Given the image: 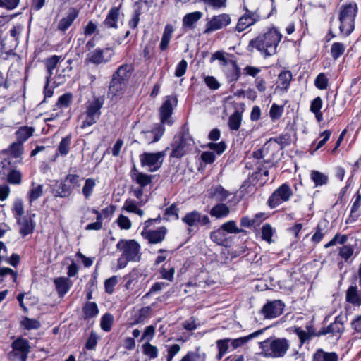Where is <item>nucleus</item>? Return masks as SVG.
Masks as SVG:
<instances>
[{
    "label": "nucleus",
    "mask_w": 361,
    "mask_h": 361,
    "mask_svg": "<svg viewBox=\"0 0 361 361\" xmlns=\"http://www.w3.org/2000/svg\"><path fill=\"white\" fill-rule=\"evenodd\" d=\"M310 176L316 186L326 185L329 180L327 175L317 171H312Z\"/></svg>",
    "instance_id": "nucleus-43"
},
{
    "label": "nucleus",
    "mask_w": 361,
    "mask_h": 361,
    "mask_svg": "<svg viewBox=\"0 0 361 361\" xmlns=\"http://www.w3.org/2000/svg\"><path fill=\"white\" fill-rule=\"evenodd\" d=\"M78 16V11L74 8H71L68 10L67 16L59 21L58 24V29L61 31L66 30Z\"/></svg>",
    "instance_id": "nucleus-24"
},
{
    "label": "nucleus",
    "mask_w": 361,
    "mask_h": 361,
    "mask_svg": "<svg viewBox=\"0 0 361 361\" xmlns=\"http://www.w3.org/2000/svg\"><path fill=\"white\" fill-rule=\"evenodd\" d=\"M347 322L346 314L341 313L338 315L333 323L330 324L326 328H322L317 334V336L326 335L331 334L333 336L338 338L344 331V324Z\"/></svg>",
    "instance_id": "nucleus-10"
},
{
    "label": "nucleus",
    "mask_w": 361,
    "mask_h": 361,
    "mask_svg": "<svg viewBox=\"0 0 361 361\" xmlns=\"http://www.w3.org/2000/svg\"><path fill=\"white\" fill-rule=\"evenodd\" d=\"M284 304L281 300L267 302L262 308V314L266 318H276L283 312Z\"/></svg>",
    "instance_id": "nucleus-12"
},
{
    "label": "nucleus",
    "mask_w": 361,
    "mask_h": 361,
    "mask_svg": "<svg viewBox=\"0 0 361 361\" xmlns=\"http://www.w3.org/2000/svg\"><path fill=\"white\" fill-rule=\"evenodd\" d=\"M202 17V13L200 11H195L186 14L183 19V24L185 27H192L193 24L197 23Z\"/></svg>",
    "instance_id": "nucleus-40"
},
{
    "label": "nucleus",
    "mask_w": 361,
    "mask_h": 361,
    "mask_svg": "<svg viewBox=\"0 0 361 361\" xmlns=\"http://www.w3.org/2000/svg\"><path fill=\"white\" fill-rule=\"evenodd\" d=\"M133 70V68L131 64H123L118 68L116 71L113 74L112 78L127 84Z\"/></svg>",
    "instance_id": "nucleus-20"
},
{
    "label": "nucleus",
    "mask_w": 361,
    "mask_h": 361,
    "mask_svg": "<svg viewBox=\"0 0 361 361\" xmlns=\"http://www.w3.org/2000/svg\"><path fill=\"white\" fill-rule=\"evenodd\" d=\"M116 248L123 256L132 262H139L141 259L140 245L135 240H120Z\"/></svg>",
    "instance_id": "nucleus-5"
},
{
    "label": "nucleus",
    "mask_w": 361,
    "mask_h": 361,
    "mask_svg": "<svg viewBox=\"0 0 361 361\" xmlns=\"http://www.w3.org/2000/svg\"><path fill=\"white\" fill-rule=\"evenodd\" d=\"M282 138H271L264 146L262 149L256 151L253 153V156L256 159H261L263 157V152L265 149H268L271 147L273 143L281 144Z\"/></svg>",
    "instance_id": "nucleus-59"
},
{
    "label": "nucleus",
    "mask_w": 361,
    "mask_h": 361,
    "mask_svg": "<svg viewBox=\"0 0 361 361\" xmlns=\"http://www.w3.org/2000/svg\"><path fill=\"white\" fill-rule=\"evenodd\" d=\"M114 322L113 316L109 313L104 314L101 318L100 326L102 330L108 332L111 330Z\"/></svg>",
    "instance_id": "nucleus-52"
},
{
    "label": "nucleus",
    "mask_w": 361,
    "mask_h": 361,
    "mask_svg": "<svg viewBox=\"0 0 361 361\" xmlns=\"http://www.w3.org/2000/svg\"><path fill=\"white\" fill-rule=\"evenodd\" d=\"M293 195V191L287 183L282 184L274 191L268 200L271 208H275L282 202H287Z\"/></svg>",
    "instance_id": "nucleus-9"
},
{
    "label": "nucleus",
    "mask_w": 361,
    "mask_h": 361,
    "mask_svg": "<svg viewBox=\"0 0 361 361\" xmlns=\"http://www.w3.org/2000/svg\"><path fill=\"white\" fill-rule=\"evenodd\" d=\"M214 60H219V65L221 66L222 70L224 67L227 66L229 63H232L234 61L231 59H228L224 52L221 51H216L212 54L211 57V61Z\"/></svg>",
    "instance_id": "nucleus-50"
},
{
    "label": "nucleus",
    "mask_w": 361,
    "mask_h": 361,
    "mask_svg": "<svg viewBox=\"0 0 361 361\" xmlns=\"http://www.w3.org/2000/svg\"><path fill=\"white\" fill-rule=\"evenodd\" d=\"M81 178L78 174H68L65 178V182H68L73 190L80 186Z\"/></svg>",
    "instance_id": "nucleus-62"
},
{
    "label": "nucleus",
    "mask_w": 361,
    "mask_h": 361,
    "mask_svg": "<svg viewBox=\"0 0 361 361\" xmlns=\"http://www.w3.org/2000/svg\"><path fill=\"white\" fill-rule=\"evenodd\" d=\"M345 299L349 303L360 307L361 305V290L358 291L357 286H350L346 291Z\"/></svg>",
    "instance_id": "nucleus-25"
},
{
    "label": "nucleus",
    "mask_w": 361,
    "mask_h": 361,
    "mask_svg": "<svg viewBox=\"0 0 361 361\" xmlns=\"http://www.w3.org/2000/svg\"><path fill=\"white\" fill-rule=\"evenodd\" d=\"M222 71L229 83L236 82L240 76V69L235 61L229 63Z\"/></svg>",
    "instance_id": "nucleus-18"
},
{
    "label": "nucleus",
    "mask_w": 361,
    "mask_h": 361,
    "mask_svg": "<svg viewBox=\"0 0 361 361\" xmlns=\"http://www.w3.org/2000/svg\"><path fill=\"white\" fill-rule=\"evenodd\" d=\"M231 193L225 190L221 185H213L208 190V195L210 198H214L219 202L225 201Z\"/></svg>",
    "instance_id": "nucleus-21"
},
{
    "label": "nucleus",
    "mask_w": 361,
    "mask_h": 361,
    "mask_svg": "<svg viewBox=\"0 0 361 361\" xmlns=\"http://www.w3.org/2000/svg\"><path fill=\"white\" fill-rule=\"evenodd\" d=\"M35 131L34 127L21 126L16 131L17 141L24 143L27 140L32 137Z\"/></svg>",
    "instance_id": "nucleus-29"
},
{
    "label": "nucleus",
    "mask_w": 361,
    "mask_h": 361,
    "mask_svg": "<svg viewBox=\"0 0 361 361\" xmlns=\"http://www.w3.org/2000/svg\"><path fill=\"white\" fill-rule=\"evenodd\" d=\"M315 86L319 90H325L328 87V79L325 74L319 73L314 81Z\"/></svg>",
    "instance_id": "nucleus-63"
},
{
    "label": "nucleus",
    "mask_w": 361,
    "mask_h": 361,
    "mask_svg": "<svg viewBox=\"0 0 361 361\" xmlns=\"http://www.w3.org/2000/svg\"><path fill=\"white\" fill-rule=\"evenodd\" d=\"M21 325L27 330L37 329L41 326L40 322L38 320L35 319H30L28 317H25L24 319L21 321Z\"/></svg>",
    "instance_id": "nucleus-57"
},
{
    "label": "nucleus",
    "mask_w": 361,
    "mask_h": 361,
    "mask_svg": "<svg viewBox=\"0 0 361 361\" xmlns=\"http://www.w3.org/2000/svg\"><path fill=\"white\" fill-rule=\"evenodd\" d=\"M54 284L60 296H63L71 287L68 279L63 277L56 278Z\"/></svg>",
    "instance_id": "nucleus-35"
},
{
    "label": "nucleus",
    "mask_w": 361,
    "mask_h": 361,
    "mask_svg": "<svg viewBox=\"0 0 361 361\" xmlns=\"http://www.w3.org/2000/svg\"><path fill=\"white\" fill-rule=\"evenodd\" d=\"M7 180L12 185H20L22 183V173L19 170L11 169L7 174Z\"/></svg>",
    "instance_id": "nucleus-47"
},
{
    "label": "nucleus",
    "mask_w": 361,
    "mask_h": 361,
    "mask_svg": "<svg viewBox=\"0 0 361 361\" xmlns=\"http://www.w3.org/2000/svg\"><path fill=\"white\" fill-rule=\"evenodd\" d=\"M292 73L290 71L284 70L279 75V85L277 87L287 91L292 80Z\"/></svg>",
    "instance_id": "nucleus-33"
},
{
    "label": "nucleus",
    "mask_w": 361,
    "mask_h": 361,
    "mask_svg": "<svg viewBox=\"0 0 361 361\" xmlns=\"http://www.w3.org/2000/svg\"><path fill=\"white\" fill-rule=\"evenodd\" d=\"M178 212V209L176 204H173L169 207L166 208L164 214V216H167L166 220H170L171 219L175 220L178 219L179 216Z\"/></svg>",
    "instance_id": "nucleus-64"
},
{
    "label": "nucleus",
    "mask_w": 361,
    "mask_h": 361,
    "mask_svg": "<svg viewBox=\"0 0 361 361\" xmlns=\"http://www.w3.org/2000/svg\"><path fill=\"white\" fill-rule=\"evenodd\" d=\"M294 332L298 336L302 343H304L305 342L310 340L311 338L313 336H314V334L311 333L310 331H305L301 328H296ZM315 336H317V334H315Z\"/></svg>",
    "instance_id": "nucleus-58"
},
{
    "label": "nucleus",
    "mask_w": 361,
    "mask_h": 361,
    "mask_svg": "<svg viewBox=\"0 0 361 361\" xmlns=\"http://www.w3.org/2000/svg\"><path fill=\"white\" fill-rule=\"evenodd\" d=\"M221 228L224 230L225 233H240L243 231V230L239 228L237 226V224L235 221L231 220L224 224H223Z\"/></svg>",
    "instance_id": "nucleus-49"
},
{
    "label": "nucleus",
    "mask_w": 361,
    "mask_h": 361,
    "mask_svg": "<svg viewBox=\"0 0 361 361\" xmlns=\"http://www.w3.org/2000/svg\"><path fill=\"white\" fill-rule=\"evenodd\" d=\"M206 354L200 347L196 348L193 351H189L180 361H205Z\"/></svg>",
    "instance_id": "nucleus-32"
},
{
    "label": "nucleus",
    "mask_w": 361,
    "mask_h": 361,
    "mask_svg": "<svg viewBox=\"0 0 361 361\" xmlns=\"http://www.w3.org/2000/svg\"><path fill=\"white\" fill-rule=\"evenodd\" d=\"M214 60H219V65L221 66L222 70L224 67L227 66L229 63H232L234 61L231 59H228L224 52L221 51H216L212 54L211 57V61Z\"/></svg>",
    "instance_id": "nucleus-51"
},
{
    "label": "nucleus",
    "mask_w": 361,
    "mask_h": 361,
    "mask_svg": "<svg viewBox=\"0 0 361 361\" xmlns=\"http://www.w3.org/2000/svg\"><path fill=\"white\" fill-rule=\"evenodd\" d=\"M43 195V185H35L34 183H32V187L30 188L29 192H27V198L30 204H32L33 202L38 200Z\"/></svg>",
    "instance_id": "nucleus-36"
},
{
    "label": "nucleus",
    "mask_w": 361,
    "mask_h": 361,
    "mask_svg": "<svg viewBox=\"0 0 361 361\" xmlns=\"http://www.w3.org/2000/svg\"><path fill=\"white\" fill-rule=\"evenodd\" d=\"M12 350L8 353V357L13 361H27L31 346L29 341L22 337L14 340L11 343Z\"/></svg>",
    "instance_id": "nucleus-6"
},
{
    "label": "nucleus",
    "mask_w": 361,
    "mask_h": 361,
    "mask_svg": "<svg viewBox=\"0 0 361 361\" xmlns=\"http://www.w3.org/2000/svg\"><path fill=\"white\" fill-rule=\"evenodd\" d=\"M132 178L140 187H145L152 181V176L147 174L140 173L135 170L132 174Z\"/></svg>",
    "instance_id": "nucleus-42"
},
{
    "label": "nucleus",
    "mask_w": 361,
    "mask_h": 361,
    "mask_svg": "<svg viewBox=\"0 0 361 361\" xmlns=\"http://www.w3.org/2000/svg\"><path fill=\"white\" fill-rule=\"evenodd\" d=\"M193 145V140L187 135H179L175 136L171 144L172 152L170 157L173 158L182 157Z\"/></svg>",
    "instance_id": "nucleus-7"
},
{
    "label": "nucleus",
    "mask_w": 361,
    "mask_h": 361,
    "mask_svg": "<svg viewBox=\"0 0 361 361\" xmlns=\"http://www.w3.org/2000/svg\"><path fill=\"white\" fill-rule=\"evenodd\" d=\"M283 112V106L273 104L269 110L270 117L273 121L279 119Z\"/></svg>",
    "instance_id": "nucleus-60"
},
{
    "label": "nucleus",
    "mask_w": 361,
    "mask_h": 361,
    "mask_svg": "<svg viewBox=\"0 0 361 361\" xmlns=\"http://www.w3.org/2000/svg\"><path fill=\"white\" fill-rule=\"evenodd\" d=\"M242 121L241 114L235 111L228 119V126L232 130H238L240 126Z\"/></svg>",
    "instance_id": "nucleus-46"
},
{
    "label": "nucleus",
    "mask_w": 361,
    "mask_h": 361,
    "mask_svg": "<svg viewBox=\"0 0 361 361\" xmlns=\"http://www.w3.org/2000/svg\"><path fill=\"white\" fill-rule=\"evenodd\" d=\"M85 319H90L96 317L99 314L97 305L93 302H87L82 309Z\"/></svg>",
    "instance_id": "nucleus-38"
},
{
    "label": "nucleus",
    "mask_w": 361,
    "mask_h": 361,
    "mask_svg": "<svg viewBox=\"0 0 361 361\" xmlns=\"http://www.w3.org/2000/svg\"><path fill=\"white\" fill-rule=\"evenodd\" d=\"M143 353L151 359L156 358L158 355V349L149 342H146L142 345Z\"/></svg>",
    "instance_id": "nucleus-55"
},
{
    "label": "nucleus",
    "mask_w": 361,
    "mask_h": 361,
    "mask_svg": "<svg viewBox=\"0 0 361 361\" xmlns=\"http://www.w3.org/2000/svg\"><path fill=\"white\" fill-rule=\"evenodd\" d=\"M216 345L219 351L216 358L219 360L228 353L229 348H231L230 338L219 339L216 341Z\"/></svg>",
    "instance_id": "nucleus-37"
},
{
    "label": "nucleus",
    "mask_w": 361,
    "mask_h": 361,
    "mask_svg": "<svg viewBox=\"0 0 361 361\" xmlns=\"http://www.w3.org/2000/svg\"><path fill=\"white\" fill-rule=\"evenodd\" d=\"M345 47L341 42H334L331 45V54L334 59H338L345 51Z\"/></svg>",
    "instance_id": "nucleus-54"
},
{
    "label": "nucleus",
    "mask_w": 361,
    "mask_h": 361,
    "mask_svg": "<svg viewBox=\"0 0 361 361\" xmlns=\"http://www.w3.org/2000/svg\"><path fill=\"white\" fill-rule=\"evenodd\" d=\"M209 214L216 219H223L228 216L230 209L226 204L219 203L211 209Z\"/></svg>",
    "instance_id": "nucleus-30"
},
{
    "label": "nucleus",
    "mask_w": 361,
    "mask_h": 361,
    "mask_svg": "<svg viewBox=\"0 0 361 361\" xmlns=\"http://www.w3.org/2000/svg\"><path fill=\"white\" fill-rule=\"evenodd\" d=\"M64 58L62 56L53 55L49 58L45 59L43 63L46 68L55 69L60 61L63 60Z\"/></svg>",
    "instance_id": "nucleus-53"
},
{
    "label": "nucleus",
    "mask_w": 361,
    "mask_h": 361,
    "mask_svg": "<svg viewBox=\"0 0 361 361\" xmlns=\"http://www.w3.org/2000/svg\"><path fill=\"white\" fill-rule=\"evenodd\" d=\"M23 143H21L20 142L17 141L16 142H13L10 146V149H9L10 153L13 157L18 158L23 154Z\"/></svg>",
    "instance_id": "nucleus-61"
},
{
    "label": "nucleus",
    "mask_w": 361,
    "mask_h": 361,
    "mask_svg": "<svg viewBox=\"0 0 361 361\" xmlns=\"http://www.w3.org/2000/svg\"><path fill=\"white\" fill-rule=\"evenodd\" d=\"M357 5L355 2L343 4L339 13V29L344 35H349L354 30L355 19L357 13Z\"/></svg>",
    "instance_id": "nucleus-2"
},
{
    "label": "nucleus",
    "mask_w": 361,
    "mask_h": 361,
    "mask_svg": "<svg viewBox=\"0 0 361 361\" xmlns=\"http://www.w3.org/2000/svg\"><path fill=\"white\" fill-rule=\"evenodd\" d=\"M90 212L97 215L96 221L87 225L85 229L87 231L94 230L99 231L102 228V215L97 209H92Z\"/></svg>",
    "instance_id": "nucleus-45"
},
{
    "label": "nucleus",
    "mask_w": 361,
    "mask_h": 361,
    "mask_svg": "<svg viewBox=\"0 0 361 361\" xmlns=\"http://www.w3.org/2000/svg\"><path fill=\"white\" fill-rule=\"evenodd\" d=\"M182 221L190 226H195L198 224L202 226L209 224L210 221L207 215H202L197 211L187 213Z\"/></svg>",
    "instance_id": "nucleus-16"
},
{
    "label": "nucleus",
    "mask_w": 361,
    "mask_h": 361,
    "mask_svg": "<svg viewBox=\"0 0 361 361\" xmlns=\"http://www.w3.org/2000/svg\"><path fill=\"white\" fill-rule=\"evenodd\" d=\"M166 232V228L161 226L157 230L143 229L141 232V235L145 239H147L149 243L157 244L164 240Z\"/></svg>",
    "instance_id": "nucleus-13"
},
{
    "label": "nucleus",
    "mask_w": 361,
    "mask_h": 361,
    "mask_svg": "<svg viewBox=\"0 0 361 361\" xmlns=\"http://www.w3.org/2000/svg\"><path fill=\"white\" fill-rule=\"evenodd\" d=\"M174 31L173 26L171 24L166 25L160 43V49L164 51L167 49Z\"/></svg>",
    "instance_id": "nucleus-34"
},
{
    "label": "nucleus",
    "mask_w": 361,
    "mask_h": 361,
    "mask_svg": "<svg viewBox=\"0 0 361 361\" xmlns=\"http://www.w3.org/2000/svg\"><path fill=\"white\" fill-rule=\"evenodd\" d=\"M166 150L157 153L145 152L140 156L142 166L148 167L149 172H154L161 168L164 158L166 156Z\"/></svg>",
    "instance_id": "nucleus-8"
},
{
    "label": "nucleus",
    "mask_w": 361,
    "mask_h": 361,
    "mask_svg": "<svg viewBox=\"0 0 361 361\" xmlns=\"http://www.w3.org/2000/svg\"><path fill=\"white\" fill-rule=\"evenodd\" d=\"M355 198V200L351 207L350 214L345 221L346 224L354 222L361 215L359 212V209L361 207V195L359 192H357Z\"/></svg>",
    "instance_id": "nucleus-27"
},
{
    "label": "nucleus",
    "mask_w": 361,
    "mask_h": 361,
    "mask_svg": "<svg viewBox=\"0 0 361 361\" xmlns=\"http://www.w3.org/2000/svg\"><path fill=\"white\" fill-rule=\"evenodd\" d=\"M164 133V128L161 125H159L152 130L144 132L145 138L147 142L152 143L157 142Z\"/></svg>",
    "instance_id": "nucleus-28"
},
{
    "label": "nucleus",
    "mask_w": 361,
    "mask_h": 361,
    "mask_svg": "<svg viewBox=\"0 0 361 361\" xmlns=\"http://www.w3.org/2000/svg\"><path fill=\"white\" fill-rule=\"evenodd\" d=\"M312 361H338V355L336 353H328L318 349L313 355Z\"/></svg>",
    "instance_id": "nucleus-31"
},
{
    "label": "nucleus",
    "mask_w": 361,
    "mask_h": 361,
    "mask_svg": "<svg viewBox=\"0 0 361 361\" xmlns=\"http://www.w3.org/2000/svg\"><path fill=\"white\" fill-rule=\"evenodd\" d=\"M211 240L219 245H225L227 243L226 233L220 228L210 233Z\"/></svg>",
    "instance_id": "nucleus-39"
},
{
    "label": "nucleus",
    "mask_w": 361,
    "mask_h": 361,
    "mask_svg": "<svg viewBox=\"0 0 361 361\" xmlns=\"http://www.w3.org/2000/svg\"><path fill=\"white\" fill-rule=\"evenodd\" d=\"M259 19L260 16L257 13L251 12L247 9L245 14L239 18L235 29L239 32H243L248 27L259 21Z\"/></svg>",
    "instance_id": "nucleus-15"
},
{
    "label": "nucleus",
    "mask_w": 361,
    "mask_h": 361,
    "mask_svg": "<svg viewBox=\"0 0 361 361\" xmlns=\"http://www.w3.org/2000/svg\"><path fill=\"white\" fill-rule=\"evenodd\" d=\"M12 211L16 220L22 218L25 212L23 207V202L21 199L17 198L15 200Z\"/></svg>",
    "instance_id": "nucleus-48"
},
{
    "label": "nucleus",
    "mask_w": 361,
    "mask_h": 361,
    "mask_svg": "<svg viewBox=\"0 0 361 361\" xmlns=\"http://www.w3.org/2000/svg\"><path fill=\"white\" fill-rule=\"evenodd\" d=\"M282 35L276 28H271L267 32L252 39L249 46L255 48L264 57L274 55L281 42Z\"/></svg>",
    "instance_id": "nucleus-1"
},
{
    "label": "nucleus",
    "mask_w": 361,
    "mask_h": 361,
    "mask_svg": "<svg viewBox=\"0 0 361 361\" xmlns=\"http://www.w3.org/2000/svg\"><path fill=\"white\" fill-rule=\"evenodd\" d=\"M259 345L262 353L268 357H281L290 347L289 341L286 338H269L260 342Z\"/></svg>",
    "instance_id": "nucleus-3"
},
{
    "label": "nucleus",
    "mask_w": 361,
    "mask_h": 361,
    "mask_svg": "<svg viewBox=\"0 0 361 361\" xmlns=\"http://www.w3.org/2000/svg\"><path fill=\"white\" fill-rule=\"evenodd\" d=\"M119 18V9L114 7L109 11L103 25L106 28H117Z\"/></svg>",
    "instance_id": "nucleus-26"
},
{
    "label": "nucleus",
    "mask_w": 361,
    "mask_h": 361,
    "mask_svg": "<svg viewBox=\"0 0 361 361\" xmlns=\"http://www.w3.org/2000/svg\"><path fill=\"white\" fill-rule=\"evenodd\" d=\"M96 186V181L93 178H87L85 180V184L82 189V192L85 199H89L94 191V189Z\"/></svg>",
    "instance_id": "nucleus-44"
},
{
    "label": "nucleus",
    "mask_w": 361,
    "mask_h": 361,
    "mask_svg": "<svg viewBox=\"0 0 361 361\" xmlns=\"http://www.w3.org/2000/svg\"><path fill=\"white\" fill-rule=\"evenodd\" d=\"M126 85V84L118 81L116 78H112L110 85L109 87V91L107 94L108 97L111 98L112 100L116 99L118 97L123 94Z\"/></svg>",
    "instance_id": "nucleus-23"
},
{
    "label": "nucleus",
    "mask_w": 361,
    "mask_h": 361,
    "mask_svg": "<svg viewBox=\"0 0 361 361\" xmlns=\"http://www.w3.org/2000/svg\"><path fill=\"white\" fill-rule=\"evenodd\" d=\"M230 23L231 18L228 14L222 13L218 16H214L206 24V29L204 33L207 34L222 29Z\"/></svg>",
    "instance_id": "nucleus-11"
},
{
    "label": "nucleus",
    "mask_w": 361,
    "mask_h": 361,
    "mask_svg": "<svg viewBox=\"0 0 361 361\" xmlns=\"http://www.w3.org/2000/svg\"><path fill=\"white\" fill-rule=\"evenodd\" d=\"M172 99L171 97H167L166 100L162 104L159 109V114L161 124H167L171 126L173 121L171 118L173 113ZM174 102H176V99H173Z\"/></svg>",
    "instance_id": "nucleus-14"
},
{
    "label": "nucleus",
    "mask_w": 361,
    "mask_h": 361,
    "mask_svg": "<svg viewBox=\"0 0 361 361\" xmlns=\"http://www.w3.org/2000/svg\"><path fill=\"white\" fill-rule=\"evenodd\" d=\"M16 222L20 226L19 232L23 237L33 233L35 223L31 218L22 217L16 219Z\"/></svg>",
    "instance_id": "nucleus-19"
},
{
    "label": "nucleus",
    "mask_w": 361,
    "mask_h": 361,
    "mask_svg": "<svg viewBox=\"0 0 361 361\" xmlns=\"http://www.w3.org/2000/svg\"><path fill=\"white\" fill-rule=\"evenodd\" d=\"M73 191V188L68 182H65V179L60 183L59 188L54 195L55 197L61 198L69 197Z\"/></svg>",
    "instance_id": "nucleus-41"
},
{
    "label": "nucleus",
    "mask_w": 361,
    "mask_h": 361,
    "mask_svg": "<svg viewBox=\"0 0 361 361\" xmlns=\"http://www.w3.org/2000/svg\"><path fill=\"white\" fill-rule=\"evenodd\" d=\"M71 135H68L63 137L60 142L58 150L61 155L65 156L68 153L71 145Z\"/></svg>",
    "instance_id": "nucleus-56"
},
{
    "label": "nucleus",
    "mask_w": 361,
    "mask_h": 361,
    "mask_svg": "<svg viewBox=\"0 0 361 361\" xmlns=\"http://www.w3.org/2000/svg\"><path fill=\"white\" fill-rule=\"evenodd\" d=\"M263 330H258L252 334H250L246 336L232 339L230 338V346L231 350H236L238 348L243 347L245 345L250 341L257 337L259 335L262 334Z\"/></svg>",
    "instance_id": "nucleus-22"
},
{
    "label": "nucleus",
    "mask_w": 361,
    "mask_h": 361,
    "mask_svg": "<svg viewBox=\"0 0 361 361\" xmlns=\"http://www.w3.org/2000/svg\"><path fill=\"white\" fill-rule=\"evenodd\" d=\"M104 103L102 97H94L92 100L86 104V109L84 113L85 118L81 124L82 128L90 127L95 124L101 116V109Z\"/></svg>",
    "instance_id": "nucleus-4"
},
{
    "label": "nucleus",
    "mask_w": 361,
    "mask_h": 361,
    "mask_svg": "<svg viewBox=\"0 0 361 361\" xmlns=\"http://www.w3.org/2000/svg\"><path fill=\"white\" fill-rule=\"evenodd\" d=\"M109 50L110 49L109 48L106 49L98 48L89 52L85 58V63H90L94 65H100L107 63L110 60L111 56L106 59L104 56V54Z\"/></svg>",
    "instance_id": "nucleus-17"
}]
</instances>
